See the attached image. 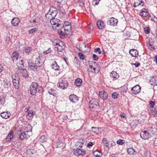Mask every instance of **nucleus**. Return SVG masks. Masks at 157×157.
I'll return each mask as SVG.
<instances>
[{"mask_svg":"<svg viewBox=\"0 0 157 157\" xmlns=\"http://www.w3.org/2000/svg\"><path fill=\"white\" fill-rule=\"evenodd\" d=\"M78 98L74 94H71L69 96V99L70 101L73 103H76L78 100Z\"/></svg>","mask_w":157,"mask_h":157,"instance_id":"nucleus-13","label":"nucleus"},{"mask_svg":"<svg viewBox=\"0 0 157 157\" xmlns=\"http://www.w3.org/2000/svg\"><path fill=\"white\" fill-rule=\"evenodd\" d=\"M46 140V137L44 135L40 137V141L41 142H45Z\"/></svg>","mask_w":157,"mask_h":157,"instance_id":"nucleus-40","label":"nucleus"},{"mask_svg":"<svg viewBox=\"0 0 157 157\" xmlns=\"http://www.w3.org/2000/svg\"><path fill=\"white\" fill-rule=\"evenodd\" d=\"M22 76L25 78H27L28 77V72L26 69H24L21 72Z\"/></svg>","mask_w":157,"mask_h":157,"instance_id":"nucleus-35","label":"nucleus"},{"mask_svg":"<svg viewBox=\"0 0 157 157\" xmlns=\"http://www.w3.org/2000/svg\"><path fill=\"white\" fill-rule=\"evenodd\" d=\"M150 84L151 85H157V76H155L152 77L150 80Z\"/></svg>","mask_w":157,"mask_h":157,"instance_id":"nucleus-24","label":"nucleus"},{"mask_svg":"<svg viewBox=\"0 0 157 157\" xmlns=\"http://www.w3.org/2000/svg\"><path fill=\"white\" fill-rule=\"evenodd\" d=\"M148 47H149V48H150V49L151 50H154L155 48L152 45V44H149Z\"/></svg>","mask_w":157,"mask_h":157,"instance_id":"nucleus-59","label":"nucleus"},{"mask_svg":"<svg viewBox=\"0 0 157 157\" xmlns=\"http://www.w3.org/2000/svg\"><path fill=\"white\" fill-rule=\"evenodd\" d=\"M19 80L17 78L15 81H13V85L16 89H18L19 87Z\"/></svg>","mask_w":157,"mask_h":157,"instance_id":"nucleus-29","label":"nucleus"},{"mask_svg":"<svg viewBox=\"0 0 157 157\" xmlns=\"http://www.w3.org/2000/svg\"><path fill=\"white\" fill-rule=\"evenodd\" d=\"M26 137V135L25 132H22L19 135V138L21 140H23Z\"/></svg>","mask_w":157,"mask_h":157,"instance_id":"nucleus-38","label":"nucleus"},{"mask_svg":"<svg viewBox=\"0 0 157 157\" xmlns=\"http://www.w3.org/2000/svg\"><path fill=\"white\" fill-rule=\"evenodd\" d=\"M1 117L3 118L6 119L9 118L10 115V114L8 111L2 112L0 114Z\"/></svg>","mask_w":157,"mask_h":157,"instance_id":"nucleus-20","label":"nucleus"},{"mask_svg":"<svg viewBox=\"0 0 157 157\" xmlns=\"http://www.w3.org/2000/svg\"><path fill=\"white\" fill-rule=\"evenodd\" d=\"M99 95L100 97L104 100H106L108 97L107 92L104 90L99 92Z\"/></svg>","mask_w":157,"mask_h":157,"instance_id":"nucleus-9","label":"nucleus"},{"mask_svg":"<svg viewBox=\"0 0 157 157\" xmlns=\"http://www.w3.org/2000/svg\"><path fill=\"white\" fill-rule=\"evenodd\" d=\"M124 35L128 38L130 37V33L128 32H127L124 33Z\"/></svg>","mask_w":157,"mask_h":157,"instance_id":"nucleus-58","label":"nucleus"},{"mask_svg":"<svg viewBox=\"0 0 157 157\" xmlns=\"http://www.w3.org/2000/svg\"><path fill=\"white\" fill-rule=\"evenodd\" d=\"M13 137V131L11 132L7 135L6 138V141H11Z\"/></svg>","mask_w":157,"mask_h":157,"instance_id":"nucleus-28","label":"nucleus"},{"mask_svg":"<svg viewBox=\"0 0 157 157\" xmlns=\"http://www.w3.org/2000/svg\"><path fill=\"white\" fill-rule=\"evenodd\" d=\"M140 136L144 140L147 139L151 138L147 130L142 131L140 132Z\"/></svg>","mask_w":157,"mask_h":157,"instance_id":"nucleus-10","label":"nucleus"},{"mask_svg":"<svg viewBox=\"0 0 157 157\" xmlns=\"http://www.w3.org/2000/svg\"><path fill=\"white\" fill-rule=\"evenodd\" d=\"M60 42V40L57 39L54 40L52 42L53 43V45H55V46H56Z\"/></svg>","mask_w":157,"mask_h":157,"instance_id":"nucleus-42","label":"nucleus"},{"mask_svg":"<svg viewBox=\"0 0 157 157\" xmlns=\"http://www.w3.org/2000/svg\"><path fill=\"white\" fill-rule=\"evenodd\" d=\"M141 11H142V12H143V13L146 12V13H147V12H148L147 9L145 8H143L142 9Z\"/></svg>","mask_w":157,"mask_h":157,"instance_id":"nucleus-62","label":"nucleus"},{"mask_svg":"<svg viewBox=\"0 0 157 157\" xmlns=\"http://www.w3.org/2000/svg\"><path fill=\"white\" fill-rule=\"evenodd\" d=\"M90 68L93 69V71H92V72L97 73H98L99 71V70L98 69L96 70V68L93 67L92 65H90Z\"/></svg>","mask_w":157,"mask_h":157,"instance_id":"nucleus-43","label":"nucleus"},{"mask_svg":"<svg viewBox=\"0 0 157 157\" xmlns=\"http://www.w3.org/2000/svg\"><path fill=\"white\" fill-rule=\"evenodd\" d=\"M149 104L150 107L151 108V109L154 108V107L155 104L154 101H151L149 102Z\"/></svg>","mask_w":157,"mask_h":157,"instance_id":"nucleus-48","label":"nucleus"},{"mask_svg":"<svg viewBox=\"0 0 157 157\" xmlns=\"http://www.w3.org/2000/svg\"><path fill=\"white\" fill-rule=\"evenodd\" d=\"M37 30V29L36 28H33L29 30L28 31V33L29 34H32L34 32H36Z\"/></svg>","mask_w":157,"mask_h":157,"instance_id":"nucleus-45","label":"nucleus"},{"mask_svg":"<svg viewBox=\"0 0 157 157\" xmlns=\"http://www.w3.org/2000/svg\"><path fill=\"white\" fill-rule=\"evenodd\" d=\"M93 154L96 157H100L102 155V154L101 151L97 150L94 151Z\"/></svg>","mask_w":157,"mask_h":157,"instance_id":"nucleus-30","label":"nucleus"},{"mask_svg":"<svg viewBox=\"0 0 157 157\" xmlns=\"http://www.w3.org/2000/svg\"><path fill=\"white\" fill-rule=\"evenodd\" d=\"M86 153L85 151L83 149L77 148L74 150V154L76 156H78L81 155H83Z\"/></svg>","mask_w":157,"mask_h":157,"instance_id":"nucleus-4","label":"nucleus"},{"mask_svg":"<svg viewBox=\"0 0 157 157\" xmlns=\"http://www.w3.org/2000/svg\"><path fill=\"white\" fill-rule=\"evenodd\" d=\"M118 95V94L117 93V92H114L112 94V97L114 99H116L117 98Z\"/></svg>","mask_w":157,"mask_h":157,"instance_id":"nucleus-47","label":"nucleus"},{"mask_svg":"<svg viewBox=\"0 0 157 157\" xmlns=\"http://www.w3.org/2000/svg\"><path fill=\"white\" fill-rule=\"evenodd\" d=\"M150 29L149 27H146L144 28V31L146 34H148L150 33Z\"/></svg>","mask_w":157,"mask_h":157,"instance_id":"nucleus-53","label":"nucleus"},{"mask_svg":"<svg viewBox=\"0 0 157 157\" xmlns=\"http://www.w3.org/2000/svg\"><path fill=\"white\" fill-rule=\"evenodd\" d=\"M4 86L5 88H8L10 86L11 83L10 82L7 80L4 81Z\"/></svg>","mask_w":157,"mask_h":157,"instance_id":"nucleus-32","label":"nucleus"},{"mask_svg":"<svg viewBox=\"0 0 157 157\" xmlns=\"http://www.w3.org/2000/svg\"><path fill=\"white\" fill-rule=\"evenodd\" d=\"M140 90L141 87L139 85H137L132 88L131 91L134 94H136L140 92Z\"/></svg>","mask_w":157,"mask_h":157,"instance_id":"nucleus-8","label":"nucleus"},{"mask_svg":"<svg viewBox=\"0 0 157 157\" xmlns=\"http://www.w3.org/2000/svg\"><path fill=\"white\" fill-rule=\"evenodd\" d=\"M78 55L81 59L82 60H83L84 59L85 56L81 52H79L78 53Z\"/></svg>","mask_w":157,"mask_h":157,"instance_id":"nucleus-49","label":"nucleus"},{"mask_svg":"<svg viewBox=\"0 0 157 157\" xmlns=\"http://www.w3.org/2000/svg\"><path fill=\"white\" fill-rule=\"evenodd\" d=\"M53 29H56L58 31V33L60 36V37L61 39H64L65 37L66 33H64L62 30L60 29V27L59 28L57 27L56 26H53Z\"/></svg>","mask_w":157,"mask_h":157,"instance_id":"nucleus-11","label":"nucleus"},{"mask_svg":"<svg viewBox=\"0 0 157 157\" xmlns=\"http://www.w3.org/2000/svg\"><path fill=\"white\" fill-rule=\"evenodd\" d=\"M98 130V128L93 127H91L90 129V131L94 133H96Z\"/></svg>","mask_w":157,"mask_h":157,"instance_id":"nucleus-46","label":"nucleus"},{"mask_svg":"<svg viewBox=\"0 0 157 157\" xmlns=\"http://www.w3.org/2000/svg\"><path fill=\"white\" fill-rule=\"evenodd\" d=\"M35 112L33 110L29 111L27 114L26 116L28 120H31L33 118V116L35 114Z\"/></svg>","mask_w":157,"mask_h":157,"instance_id":"nucleus-15","label":"nucleus"},{"mask_svg":"<svg viewBox=\"0 0 157 157\" xmlns=\"http://www.w3.org/2000/svg\"><path fill=\"white\" fill-rule=\"evenodd\" d=\"M36 66H37V67L39 69V68L43 64V63L42 62H41V59L40 58H37L35 60V63H34Z\"/></svg>","mask_w":157,"mask_h":157,"instance_id":"nucleus-21","label":"nucleus"},{"mask_svg":"<svg viewBox=\"0 0 157 157\" xmlns=\"http://www.w3.org/2000/svg\"><path fill=\"white\" fill-rule=\"evenodd\" d=\"M151 137L153 136L155 132L156 131V129L155 128H149L147 130Z\"/></svg>","mask_w":157,"mask_h":157,"instance_id":"nucleus-22","label":"nucleus"},{"mask_svg":"<svg viewBox=\"0 0 157 157\" xmlns=\"http://www.w3.org/2000/svg\"><path fill=\"white\" fill-rule=\"evenodd\" d=\"M127 152L132 156L135 155L136 153V152L135 150L132 147H130L128 149Z\"/></svg>","mask_w":157,"mask_h":157,"instance_id":"nucleus-23","label":"nucleus"},{"mask_svg":"<svg viewBox=\"0 0 157 157\" xmlns=\"http://www.w3.org/2000/svg\"><path fill=\"white\" fill-rule=\"evenodd\" d=\"M57 14V9L54 6H51L48 12L45 15V17L49 20H50L54 18Z\"/></svg>","mask_w":157,"mask_h":157,"instance_id":"nucleus-2","label":"nucleus"},{"mask_svg":"<svg viewBox=\"0 0 157 157\" xmlns=\"http://www.w3.org/2000/svg\"><path fill=\"white\" fill-rule=\"evenodd\" d=\"M28 66L32 70L34 71L39 70L38 68L37 67V66L33 62H29L28 63Z\"/></svg>","mask_w":157,"mask_h":157,"instance_id":"nucleus-12","label":"nucleus"},{"mask_svg":"<svg viewBox=\"0 0 157 157\" xmlns=\"http://www.w3.org/2000/svg\"><path fill=\"white\" fill-rule=\"evenodd\" d=\"M6 96L5 95L3 94L1 96V99H0V102L2 105L4 104L5 101V98Z\"/></svg>","mask_w":157,"mask_h":157,"instance_id":"nucleus-36","label":"nucleus"},{"mask_svg":"<svg viewBox=\"0 0 157 157\" xmlns=\"http://www.w3.org/2000/svg\"><path fill=\"white\" fill-rule=\"evenodd\" d=\"M51 67L52 68L56 71L58 70L59 68V66L57 64L56 61H54L52 62Z\"/></svg>","mask_w":157,"mask_h":157,"instance_id":"nucleus-26","label":"nucleus"},{"mask_svg":"<svg viewBox=\"0 0 157 157\" xmlns=\"http://www.w3.org/2000/svg\"><path fill=\"white\" fill-rule=\"evenodd\" d=\"M101 0H93L92 2L93 5H97L98 4L99 1Z\"/></svg>","mask_w":157,"mask_h":157,"instance_id":"nucleus-54","label":"nucleus"},{"mask_svg":"<svg viewBox=\"0 0 157 157\" xmlns=\"http://www.w3.org/2000/svg\"><path fill=\"white\" fill-rule=\"evenodd\" d=\"M60 21L59 19L55 18V17L50 20V22L52 25L53 28L54 26L58 28L60 26V24L58 22Z\"/></svg>","mask_w":157,"mask_h":157,"instance_id":"nucleus-7","label":"nucleus"},{"mask_svg":"<svg viewBox=\"0 0 157 157\" xmlns=\"http://www.w3.org/2000/svg\"><path fill=\"white\" fill-rule=\"evenodd\" d=\"M115 145H116V143L114 141H111V142L110 143V145L111 146V147L114 146Z\"/></svg>","mask_w":157,"mask_h":157,"instance_id":"nucleus-61","label":"nucleus"},{"mask_svg":"<svg viewBox=\"0 0 157 157\" xmlns=\"http://www.w3.org/2000/svg\"><path fill=\"white\" fill-rule=\"evenodd\" d=\"M17 66L18 69L19 71H22L24 69H25L23 68V67H24V65L23 66L21 65L19 66V64H17Z\"/></svg>","mask_w":157,"mask_h":157,"instance_id":"nucleus-51","label":"nucleus"},{"mask_svg":"<svg viewBox=\"0 0 157 157\" xmlns=\"http://www.w3.org/2000/svg\"><path fill=\"white\" fill-rule=\"evenodd\" d=\"M53 90L52 89H51V90L49 91L48 93L50 94H52L54 95V92L53 91H54V90H53V91H52Z\"/></svg>","mask_w":157,"mask_h":157,"instance_id":"nucleus-63","label":"nucleus"},{"mask_svg":"<svg viewBox=\"0 0 157 157\" xmlns=\"http://www.w3.org/2000/svg\"><path fill=\"white\" fill-rule=\"evenodd\" d=\"M12 78L13 79V81H15V80L17 79V78H18V79H19L18 75V74H17L13 75L12 76Z\"/></svg>","mask_w":157,"mask_h":157,"instance_id":"nucleus-44","label":"nucleus"},{"mask_svg":"<svg viewBox=\"0 0 157 157\" xmlns=\"http://www.w3.org/2000/svg\"><path fill=\"white\" fill-rule=\"evenodd\" d=\"M82 80L79 78L76 79L75 81V84L77 86L80 87L82 84Z\"/></svg>","mask_w":157,"mask_h":157,"instance_id":"nucleus-27","label":"nucleus"},{"mask_svg":"<svg viewBox=\"0 0 157 157\" xmlns=\"http://www.w3.org/2000/svg\"><path fill=\"white\" fill-rule=\"evenodd\" d=\"M19 23V19L17 17L13 18L11 21L12 24L14 26H18Z\"/></svg>","mask_w":157,"mask_h":157,"instance_id":"nucleus-25","label":"nucleus"},{"mask_svg":"<svg viewBox=\"0 0 157 157\" xmlns=\"http://www.w3.org/2000/svg\"><path fill=\"white\" fill-rule=\"evenodd\" d=\"M63 27L65 32L68 31L69 30H71V26L69 25V23H68V24L65 25L64 26H63Z\"/></svg>","mask_w":157,"mask_h":157,"instance_id":"nucleus-34","label":"nucleus"},{"mask_svg":"<svg viewBox=\"0 0 157 157\" xmlns=\"http://www.w3.org/2000/svg\"><path fill=\"white\" fill-rule=\"evenodd\" d=\"M93 57L94 59L95 60H97L98 59V56L94 54L93 55Z\"/></svg>","mask_w":157,"mask_h":157,"instance_id":"nucleus-57","label":"nucleus"},{"mask_svg":"<svg viewBox=\"0 0 157 157\" xmlns=\"http://www.w3.org/2000/svg\"><path fill=\"white\" fill-rule=\"evenodd\" d=\"M138 2H139L138 4H137V5H136V4H137V2H134L133 4V7H136L137 6H138L140 5H141L142 6H144V1L142 0H138Z\"/></svg>","mask_w":157,"mask_h":157,"instance_id":"nucleus-31","label":"nucleus"},{"mask_svg":"<svg viewBox=\"0 0 157 157\" xmlns=\"http://www.w3.org/2000/svg\"><path fill=\"white\" fill-rule=\"evenodd\" d=\"M55 47L56 48H57V50L59 52L62 51L64 48L63 42L61 41H60L58 45Z\"/></svg>","mask_w":157,"mask_h":157,"instance_id":"nucleus-19","label":"nucleus"},{"mask_svg":"<svg viewBox=\"0 0 157 157\" xmlns=\"http://www.w3.org/2000/svg\"><path fill=\"white\" fill-rule=\"evenodd\" d=\"M84 140H83L82 139H80L78 141V142L77 143V145H79V143H81V144L79 146V147H80V148H82V147L83 145V144L84 143Z\"/></svg>","mask_w":157,"mask_h":157,"instance_id":"nucleus-39","label":"nucleus"},{"mask_svg":"<svg viewBox=\"0 0 157 157\" xmlns=\"http://www.w3.org/2000/svg\"><path fill=\"white\" fill-rule=\"evenodd\" d=\"M32 49L31 47H25L24 49V51L26 53H29L32 51Z\"/></svg>","mask_w":157,"mask_h":157,"instance_id":"nucleus-37","label":"nucleus"},{"mask_svg":"<svg viewBox=\"0 0 157 157\" xmlns=\"http://www.w3.org/2000/svg\"><path fill=\"white\" fill-rule=\"evenodd\" d=\"M124 143V141L123 140L119 139L117 141V143L119 145H122Z\"/></svg>","mask_w":157,"mask_h":157,"instance_id":"nucleus-52","label":"nucleus"},{"mask_svg":"<svg viewBox=\"0 0 157 157\" xmlns=\"http://www.w3.org/2000/svg\"><path fill=\"white\" fill-rule=\"evenodd\" d=\"M151 111L152 114L155 117L157 116V111L154 108L151 109Z\"/></svg>","mask_w":157,"mask_h":157,"instance_id":"nucleus-41","label":"nucleus"},{"mask_svg":"<svg viewBox=\"0 0 157 157\" xmlns=\"http://www.w3.org/2000/svg\"><path fill=\"white\" fill-rule=\"evenodd\" d=\"M118 21L117 19L114 17H111L107 21L108 25L111 26H115L117 25Z\"/></svg>","mask_w":157,"mask_h":157,"instance_id":"nucleus-5","label":"nucleus"},{"mask_svg":"<svg viewBox=\"0 0 157 157\" xmlns=\"http://www.w3.org/2000/svg\"><path fill=\"white\" fill-rule=\"evenodd\" d=\"M102 141L103 143L104 144H108V140L106 138H104L103 139Z\"/></svg>","mask_w":157,"mask_h":157,"instance_id":"nucleus-55","label":"nucleus"},{"mask_svg":"<svg viewBox=\"0 0 157 157\" xmlns=\"http://www.w3.org/2000/svg\"><path fill=\"white\" fill-rule=\"evenodd\" d=\"M147 17L149 19H150L151 21H154V19L155 17L153 15H151L149 13L148 15L147 16Z\"/></svg>","mask_w":157,"mask_h":157,"instance_id":"nucleus-50","label":"nucleus"},{"mask_svg":"<svg viewBox=\"0 0 157 157\" xmlns=\"http://www.w3.org/2000/svg\"><path fill=\"white\" fill-rule=\"evenodd\" d=\"M99 103L95 98H93L89 102V105L91 111L93 110V109L98 106Z\"/></svg>","mask_w":157,"mask_h":157,"instance_id":"nucleus-3","label":"nucleus"},{"mask_svg":"<svg viewBox=\"0 0 157 157\" xmlns=\"http://www.w3.org/2000/svg\"><path fill=\"white\" fill-rule=\"evenodd\" d=\"M98 28L100 29H103L105 26V23L102 20L98 21L97 23Z\"/></svg>","mask_w":157,"mask_h":157,"instance_id":"nucleus-14","label":"nucleus"},{"mask_svg":"<svg viewBox=\"0 0 157 157\" xmlns=\"http://www.w3.org/2000/svg\"><path fill=\"white\" fill-rule=\"evenodd\" d=\"M93 145V144L92 142H89L87 145V146L88 147H90L92 146Z\"/></svg>","mask_w":157,"mask_h":157,"instance_id":"nucleus-60","label":"nucleus"},{"mask_svg":"<svg viewBox=\"0 0 157 157\" xmlns=\"http://www.w3.org/2000/svg\"><path fill=\"white\" fill-rule=\"evenodd\" d=\"M132 64L135 65L136 67H138L140 65V63L139 62H136L134 63H133Z\"/></svg>","mask_w":157,"mask_h":157,"instance_id":"nucleus-56","label":"nucleus"},{"mask_svg":"<svg viewBox=\"0 0 157 157\" xmlns=\"http://www.w3.org/2000/svg\"><path fill=\"white\" fill-rule=\"evenodd\" d=\"M30 94L32 95H35L38 92L40 93L43 92V89L36 82H34L32 83L30 86Z\"/></svg>","mask_w":157,"mask_h":157,"instance_id":"nucleus-1","label":"nucleus"},{"mask_svg":"<svg viewBox=\"0 0 157 157\" xmlns=\"http://www.w3.org/2000/svg\"><path fill=\"white\" fill-rule=\"evenodd\" d=\"M51 50H48L45 52H44V54H47L50 52Z\"/></svg>","mask_w":157,"mask_h":157,"instance_id":"nucleus-64","label":"nucleus"},{"mask_svg":"<svg viewBox=\"0 0 157 157\" xmlns=\"http://www.w3.org/2000/svg\"><path fill=\"white\" fill-rule=\"evenodd\" d=\"M119 76L118 74L115 71H112L110 74V77L113 80L117 79Z\"/></svg>","mask_w":157,"mask_h":157,"instance_id":"nucleus-16","label":"nucleus"},{"mask_svg":"<svg viewBox=\"0 0 157 157\" xmlns=\"http://www.w3.org/2000/svg\"><path fill=\"white\" fill-rule=\"evenodd\" d=\"M40 19L39 17L34 16L33 17V19H31L30 21L31 23H38Z\"/></svg>","mask_w":157,"mask_h":157,"instance_id":"nucleus-33","label":"nucleus"},{"mask_svg":"<svg viewBox=\"0 0 157 157\" xmlns=\"http://www.w3.org/2000/svg\"><path fill=\"white\" fill-rule=\"evenodd\" d=\"M68 85V83L65 80H62L61 82H59L57 84L59 87L63 89H66Z\"/></svg>","mask_w":157,"mask_h":157,"instance_id":"nucleus-6","label":"nucleus"},{"mask_svg":"<svg viewBox=\"0 0 157 157\" xmlns=\"http://www.w3.org/2000/svg\"><path fill=\"white\" fill-rule=\"evenodd\" d=\"M129 52L130 54L133 57H136L138 55V51L134 49H132L130 50L129 51Z\"/></svg>","mask_w":157,"mask_h":157,"instance_id":"nucleus-17","label":"nucleus"},{"mask_svg":"<svg viewBox=\"0 0 157 157\" xmlns=\"http://www.w3.org/2000/svg\"><path fill=\"white\" fill-rule=\"evenodd\" d=\"M19 52L17 51H15L12 53V58L13 62L17 60L19 56Z\"/></svg>","mask_w":157,"mask_h":157,"instance_id":"nucleus-18","label":"nucleus"}]
</instances>
